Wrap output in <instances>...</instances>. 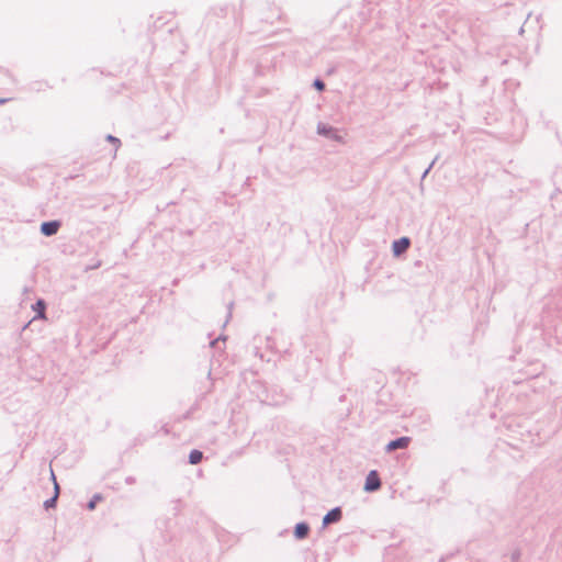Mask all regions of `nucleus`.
I'll return each instance as SVG.
<instances>
[{
  "instance_id": "1",
  "label": "nucleus",
  "mask_w": 562,
  "mask_h": 562,
  "mask_svg": "<svg viewBox=\"0 0 562 562\" xmlns=\"http://www.w3.org/2000/svg\"><path fill=\"white\" fill-rule=\"evenodd\" d=\"M316 132L318 135L329 138L335 142H342V136L339 134L338 130L327 123L318 122Z\"/></svg>"
},
{
  "instance_id": "2",
  "label": "nucleus",
  "mask_w": 562,
  "mask_h": 562,
  "mask_svg": "<svg viewBox=\"0 0 562 562\" xmlns=\"http://www.w3.org/2000/svg\"><path fill=\"white\" fill-rule=\"evenodd\" d=\"M382 482L380 474L376 470H371L364 480L363 491L367 493H373L381 488Z\"/></svg>"
},
{
  "instance_id": "3",
  "label": "nucleus",
  "mask_w": 562,
  "mask_h": 562,
  "mask_svg": "<svg viewBox=\"0 0 562 562\" xmlns=\"http://www.w3.org/2000/svg\"><path fill=\"white\" fill-rule=\"evenodd\" d=\"M411 244H412L411 238L407 236H403L397 239H394L392 241V246H391L393 257H395V258L401 257L403 254H405L408 250Z\"/></svg>"
},
{
  "instance_id": "4",
  "label": "nucleus",
  "mask_w": 562,
  "mask_h": 562,
  "mask_svg": "<svg viewBox=\"0 0 562 562\" xmlns=\"http://www.w3.org/2000/svg\"><path fill=\"white\" fill-rule=\"evenodd\" d=\"M342 519V508L340 506H336L329 509L323 517L322 520V529H325L327 526L331 524H337Z\"/></svg>"
},
{
  "instance_id": "5",
  "label": "nucleus",
  "mask_w": 562,
  "mask_h": 562,
  "mask_svg": "<svg viewBox=\"0 0 562 562\" xmlns=\"http://www.w3.org/2000/svg\"><path fill=\"white\" fill-rule=\"evenodd\" d=\"M61 227V221L59 220H49L41 223L40 232L45 237H52L56 235Z\"/></svg>"
},
{
  "instance_id": "6",
  "label": "nucleus",
  "mask_w": 562,
  "mask_h": 562,
  "mask_svg": "<svg viewBox=\"0 0 562 562\" xmlns=\"http://www.w3.org/2000/svg\"><path fill=\"white\" fill-rule=\"evenodd\" d=\"M411 441V437L407 436L396 437L386 443L385 451L390 453L400 449H406Z\"/></svg>"
},
{
  "instance_id": "7",
  "label": "nucleus",
  "mask_w": 562,
  "mask_h": 562,
  "mask_svg": "<svg viewBox=\"0 0 562 562\" xmlns=\"http://www.w3.org/2000/svg\"><path fill=\"white\" fill-rule=\"evenodd\" d=\"M227 5H217L210 9V11L206 14V27L214 19H222L227 15Z\"/></svg>"
},
{
  "instance_id": "8",
  "label": "nucleus",
  "mask_w": 562,
  "mask_h": 562,
  "mask_svg": "<svg viewBox=\"0 0 562 562\" xmlns=\"http://www.w3.org/2000/svg\"><path fill=\"white\" fill-rule=\"evenodd\" d=\"M310 531L311 527L307 521H299L294 526L293 536L297 540H303L308 536Z\"/></svg>"
},
{
  "instance_id": "9",
  "label": "nucleus",
  "mask_w": 562,
  "mask_h": 562,
  "mask_svg": "<svg viewBox=\"0 0 562 562\" xmlns=\"http://www.w3.org/2000/svg\"><path fill=\"white\" fill-rule=\"evenodd\" d=\"M46 307H47L46 301L44 299H37L32 304V310H33V312H35V316L33 317V319L45 318Z\"/></svg>"
},
{
  "instance_id": "10",
  "label": "nucleus",
  "mask_w": 562,
  "mask_h": 562,
  "mask_svg": "<svg viewBox=\"0 0 562 562\" xmlns=\"http://www.w3.org/2000/svg\"><path fill=\"white\" fill-rule=\"evenodd\" d=\"M203 457L204 454L201 450L192 449L188 456V463L192 465L199 464L202 461Z\"/></svg>"
},
{
  "instance_id": "11",
  "label": "nucleus",
  "mask_w": 562,
  "mask_h": 562,
  "mask_svg": "<svg viewBox=\"0 0 562 562\" xmlns=\"http://www.w3.org/2000/svg\"><path fill=\"white\" fill-rule=\"evenodd\" d=\"M103 499L102 494L95 493L87 503V509L93 510L97 507V504Z\"/></svg>"
},
{
  "instance_id": "12",
  "label": "nucleus",
  "mask_w": 562,
  "mask_h": 562,
  "mask_svg": "<svg viewBox=\"0 0 562 562\" xmlns=\"http://www.w3.org/2000/svg\"><path fill=\"white\" fill-rule=\"evenodd\" d=\"M57 503H58L57 494H53V496H50L49 498H47L44 502L43 507L45 510L54 509V508H56Z\"/></svg>"
},
{
  "instance_id": "13",
  "label": "nucleus",
  "mask_w": 562,
  "mask_h": 562,
  "mask_svg": "<svg viewBox=\"0 0 562 562\" xmlns=\"http://www.w3.org/2000/svg\"><path fill=\"white\" fill-rule=\"evenodd\" d=\"M438 159V156L435 157V159L428 165V167L423 171L422 173V177H420V184H419V188H420V191H424V180L425 178L429 175V172L431 171V169L434 168L436 161Z\"/></svg>"
},
{
  "instance_id": "14",
  "label": "nucleus",
  "mask_w": 562,
  "mask_h": 562,
  "mask_svg": "<svg viewBox=\"0 0 562 562\" xmlns=\"http://www.w3.org/2000/svg\"><path fill=\"white\" fill-rule=\"evenodd\" d=\"M312 87L318 91V92H323L325 89H326V85L324 82L323 79H321L319 77H316L313 82H312Z\"/></svg>"
},
{
  "instance_id": "15",
  "label": "nucleus",
  "mask_w": 562,
  "mask_h": 562,
  "mask_svg": "<svg viewBox=\"0 0 562 562\" xmlns=\"http://www.w3.org/2000/svg\"><path fill=\"white\" fill-rule=\"evenodd\" d=\"M105 140L111 143L112 145H114L115 147V151L119 149V147L121 146V139L117 138L116 136L112 135V134H108L105 136Z\"/></svg>"
},
{
  "instance_id": "16",
  "label": "nucleus",
  "mask_w": 562,
  "mask_h": 562,
  "mask_svg": "<svg viewBox=\"0 0 562 562\" xmlns=\"http://www.w3.org/2000/svg\"><path fill=\"white\" fill-rule=\"evenodd\" d=\"M521 558L520 549H515L510 554V562H519Z\"/></svg>"
},
{
  "instance_id": "17",
  "label": "nucleus",
  "mask_w": 562,
  "mask_h": 562,
  "mask_svg": "<svg viewBox=\"0 0 562 562\" xmlns=\"http://www.w3.org/2000/svg\"><path fill=\"white\" fill-rule=\"evenodd\" d=\"M533 366H537V368L530 370V371H526V376L527 378H532V376H537L540 372V366L538 363H535Z\"/></svg>"
},
{
  "instance_id": "18",
  "label": "nucleus",
  "mask_w": 562,
  "mask_h": 562,
  "mask_svg": "<svg viewBox=\"0 0 562 562\" xmlns=\"http://www.w3.org/2000/svg\"><path fill=\"white\" fill-rule=\"evenodd\" d=\"M233 307H234V302L231 301L228 304H227V316H226V321H225V324L228 323V321L231 319L232 317V311H233Z\"/></svg>"
},
{
  "instance_id": "19",
  "label": "nucleus",
  "mask_w": 562,
  "mask_h": 562,
  "mask_svg": "<svg viewBox=\"0 0 562 562\" xmlns=\"http://www.w3.org/2000/svg\"><path fill=\"white\" fill-rule=\"evenodd\" d=\"M220 340L225 341L226 337L225 336H220L218 338H216L214 340H211L210 341V347L214 348L218 344Z\"/></svg>"
},
{
  "instance_id": "20",
  "label": "nucleus",
  "mask_w": 562,
  "mask_h": 562,
  "mask_svg": "<svg viewBox=\"0 0 562 562\" xmlns=\"http://www.w3.org/2000/svg\"><path fill=\"white\" fill-rule=\"evenodd\" d=\"M0 74H3L4 76H7L8 78L12 79L13 80V76L12 74L10 72L9 69H5L3 67L0 66Z\"/></svg>"
},
{
  "instance_id": "21",
  "label": "nucleus",
  "mask_w": 562,
  "mask_h": 562,
  "mask_svg": "<svg viewBox=\"0 0 562 562\" xmlns=\"http://www.w3.org/2000/svg\"><path fill=\"white\" fill-rule=\"evenodd\" d=\"M135 482H136V477L135 476L130 475V476L125 477V483L128 484V485H132Z\"/></svg>"
},
{
  "instance_id": "22",
  "label": "nucleus",
  "mask_w": 562,
  "mask_h": 562,
  "mask_svg": "<svg viewBox=\"0 0 562 562\" xmlns=\"http://www.w3.org/2000/svg\"><path fill=\"white\" fill-rule=\"evenodd\" d=\"M59 493H60L59 484L57 483V481H55V484H54V494H57V498L59 497Z\"/></svg>"
},
{
  "instance_id": "23",
  "label": "nucleus",
  "mask_w": 562,
  "mask_h": 562,
  "mask_svg": "<svg viewBox=\"0 0 562 562\" xmlns=\"http://www.w3.org/2000/svg\"><path fill=\"white\" fill-rule=\"evenodd\" d=\"M11 99L10 98H0V106L5 104L7 102H9Z\"/></svg>"
},
{
  "instance_id": "24",
  "label": "nucleus",
  "mask_w": 562,
  "mask_h": 562,
  "mask_svg": "<svg viewBox=\"0 0 562 562\" xmlns=\"http://www.w3.org/2000/svg\"><path fill=\"white\" fill-rule=\"evenodd\" d=\"M346 400H347V396L345 394L340 395L339 398H338V401L340 403L345 402Z\"/></svg>"
},
{
  "instance_id": "25",
  "label": "nucleus",
  "mask_w": 562,
  "mask_h": 562,
  "mask_svg": "<svg viewBox=\"0 0 562 562\" xmlns=\"http://www.w3.org/2000/svg\"><path fill=\"white\" fill-rule=\"evenodd\" d=\"M50 477H52V480H53V483L55 484V481H57V480H56V476H55V474H54V472H53V471L50 472Z\"/></svg>"
},
{
  "instance_id": "26",
  "label": "nucleus",
  "mask_w": 562,
  "mask_h": 562,
  "mask_svg": "<svg viewBox=\"0 0 562 562\" xmlns=\"http://www.w3.org/2000/svg\"><path fill=\"white\" fill-rule=\"evenodd\" d=\"M350 412H351V411H350V407H347V408H346V412H345V415H346V416H348V415L350 414Z\"/></svg>"
},
{
  "instance_id": "27",
  "label": "nucleus",
  "mask_w": 562,
  "mask_h": 562,
  "mask_svg": "<svg viewBox=\"0 0 562 562\" xmlns=\"http://www.w3.org/2000/svg\"><path fill=\"white\" fill-rule=\"evenodd\" d=\"M446 559H447V557H442V558L439 560V562H445V561H446Z\"/></svg>"
}]
</instances>
